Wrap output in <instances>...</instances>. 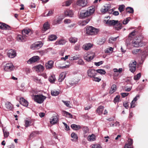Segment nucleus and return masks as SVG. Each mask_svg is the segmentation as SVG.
Here are the masks:
<instances>
[{
    "label": "nucleus",
    "mask_w": 148,
    "mask_h": 148,
    "mask_svg": "<svg viewBox=\"0 0 148 148\" xmlns=\"http://www.w3.org/2000/svg\"><path fill=\"white\" fill-rule=\"evenodd\" d=\"M82 130L84 134H88V133L89 129L87 127H84Z\"/></svg>",
    "instance_id": "obj_49"
},
{
    "label": "nucleus",
    "mask_w": 148,
    "mask_h": 148,
    "mask_svg": "<svg viewBox=\"0 0 148 148\" xmlns=\"http://www.w3.org/2000/svg\"><path fill=\"white\" fill-rule=\"evenodd\" d=\"M92 47V45L89 43L84 44L82 47V48L85 50H88Z\"/></svg>",
    "instance_id": "obj_24"
},
{
    "label": "nucleus",
    "mask_w": 148,
    "mask_h": 148,
    "mask_svg": "<svg viewBox=\"0 0 148 148\" xmlns=\"http://www.w3.org/2000/svg\"><path fill=\"white\" fill-rule=\"evenodd\" d=\"M113 48L112 47H109L108 48H106L104 50V52L106 53H112L113 51Z\"/></svg>",
    "instance_id": "obj_34"
},
{
    "label": "nucleus",
    "mask_w": 148,
    "mask_h": 148,
    "mask_svg": "<svg viewBox=\"0 0 148 148\" xmlns=\"http://www.w3.org/2000/svg\"><path fill=\"white\" fill-rule=\"evenodd\" d=\"M103 61H100L98 62H95L94 64L97 66H99L103 63Z\"/></svg>",
    "instance_id": "obj_59"
},
{
    "label": "nucleus",
    "mask_w": 148,
    "mask_h": 148,
    "mask_svg": "<svg viewBox=\"0 0 148 148\" xmlns=\"http://www.w3.org/2000/svg\"><path fill=\"white\" fill-rule=\"evenodd\" d=\"M72 1L71 0H68L64 3H63V6H69L72 3Z\"/></svg>",
    "instance_id": "obj_38"
},
{
    "label": "nucleus",
    "mask_w": 148,
    "mask_h": 148,
    "mask_svg": "<svg viewBox=\"0 0 148 148\" xmlns=\"http://www.w3.org/2000/svg\"><path fill=\"white\" fill-rule=\"evenodd\" d=\"M42 46L41 42H38L33 44L31 47V48L33 50L38 49L41 48Z\"/></svg>",
    "instance_id": "obj_11"
},
{
    "label": "nucleus",
    "mask_w": 148,
    "mask_h": 148,
    "mask_svg": "<svg viewBox=\"0 0 148 148\" xmlns=\"http://www.w3.org/2000/svg\"><path fill=\"white\" fill-rule=\"evenodd\" d=\"M53 62L52 60H50L45 64V68L47 69H52L53 66Z\"/></svg>",
    "instance_id": "obj_15"
},
{
    "label": "nucleus",
    "mask_w": 148,
    "mask_h": 148,
    "mask_svg": "<svg viewBox=\"0 0 148 148\" xmlns=\"http://www.w3.org/2000/svg\"><path fill=\"white\" fill-rule=\"evenodd\" d=\"M50 120V123L52 125H54L58 122V118L57 116H54L51 118Z\"/></svg>",
    "instance_id": "obj_17"
},
{
    "label": "nucleus",
    "mask_w": 148,
    "mask_h": 148,
    "mask_svg": "<svg viewBox=\"0 0 148 148\" xmlns=\"http://www.w3.org/2000/svg\"><path fill=\"white\" fill-rule=\"evenodd\" d=\"M126 10L127 12L129 13H133L134 12V10L132 8L128 7L126 8Z\"/></svg>",
    "instance_id": "obj_48"
},
{
    "label": "nucleus",
    "mask_w": 148,
    "mask_h": 148,
    "mask_svg": "<svg viewBox=\"0 0 148 148\" xmlns=\"http://www.w3.org/2000/svg\"><path fill=\"white\" fill-rule=\"evenodd\" d=\"M77 64L79 65H83L84 64V62L82 59H79L77 61Z\"/></svg>",
    "instance_id": "obj_61"
},
{
    "label": "nucleus",
    "mask_w": 148,
    "mask_h": 148,
    "mask_svg": "<svg viewBox=\"0 0 148 148\" xmlns=\"http://www.w3.org/2000/svg\"><path fill=\"white\" fill-rule=\"evenodd\" d=\"M62 114L64 116L67 117L68 115V112L65 111H63L62 112Z\"/></svg>",
    "instance_id": "obj_62"
},
{
    "label": "nucleus",
    "mask_w": 148,
    "mask_h": 148,
    "mask_svg": "<svg viewBox=\"0 0 148 148\" xmlns=\"http://www.w3.org/2000/svg\"><path fill=\"white\" fill-rule=\"evenodd\" d=\"M94 9L93 8L90 9L89 10H83L81 11L80 16V18H84L92 14L94 12Z\"/></svg>",
    "instance_id": "obj_2"
},
{
    "label": "nucleus",
    "mask_w": 148,
    "mask_h": 148,
    "mask_svg": "<svg viewBox=\"0 0 148 148\" xmlns=\"http://www.w3.org/2000/svg\"><path fill=\"white\" fill-rule=\"evenodd\" d=\"M136 62L134 61L132 63L129 64V67L130 71L132 73H134L136 70Z\"/></svg>",
    "instance_id": "obj_13"
},
{
    "label": "nucleus",
    "mask_w": 148,
    "mask_h": 148,
    "mask_svg": "<svg viewBox=\"0 0 148 148\" xmlns=\"http://www.w3.org/2000/svg\"><path fill=\"white\" fill-rule=\"evenodd\" d=\"M40 59V57L38 56H34L29 59L27 61L28 64H30L37 62Z\"/></svg>",
    "instance_id": "obj_12"
},
{
    "label": "nucleus",
    "mask_w": 148,
    "mask_h": 148,
    "mask_svg": "<svg viewBox=\"0 0 148 148\" xmlns=\"http://www.w3.org/2000/svg\"><path fill=\"white\" fill-rule=\"evenodd\" d=\"M79 55H76L75 56H74L73 57H71L70 58V60H77L79 58Z\"/></svg>",
    "instance_id": "obj_44"
},
{
    "label": "nucleus",
    "mask_w": 148,
    "mask_h": 148,
    "mask_svg": "<svg viewBox=\"0 0 148 148\" xmlns=\"http://www.w3.org/2000/svg\"><path fill=\"white\" fill-rule=\"evenodd\" d=\"M99 30L92 26H90L87 27L86 33L88 35H95L96 34L99 32Z\"/></svg>",
    "instance_id": "obj_3"
},
{
    "label": "nucleus",
    "mask_w": 148,
    "mask_h": 148,
    "mask_svg": "<svg viewBox=\"0 0 148 148\" xmlns=\"http://www.w3.org/2000/svg\"><path fill=\"white\" fill-rule=\"evenodd\" d=\"M49 28V26L48 23H45L43 26V30L45 31L48 29Z\"/></svg>",
    "instance_id": "obj_39"
},
{
    "label": "nucleus",
    "mask_w": 148,
    "mask_h": 148,
    "mask_svg": "<svg viewBox=\"0 0 148 148\" xmlns=\"http://www.w3.org/2000/svg\"><path fill=\"white\" fill-rule=\"evenodd\" d=\"M96 71L97 72V73H99L101 75H104L106 73L105 71L104 70L102 69H97L96 70Z\"/></svg>",
    "instance_id": "obj_47"
},
{
    "label": "nucleus",
    "mask_w": 148,
    "mask_h": 148,
    "mask_svg": "<svg viewBox=\"0 0 148 148\" xmlns=\"http://www.w3.org/2000/svg\"><path fill=\"white\" fill-rule=\"evenodd\" d=\"M71 138L76 139V140H77L78 139V137L77 134L74 133H72L71 134Z\"/></svg>",
    "instance_id": "obj_52"
},
{
    "label": "nucleus",
    "mask_w": 148,
    "mask_h": 148,
    "mask_svg": "<svg viewBox=\"0 0 148 148\" xmlns=\"http://www.w3.org/2000/svg\"><path fill=\"white\" fill-rule=\"evenodd\" d=\"M5 107L7 110H10L12 108V105L10 103L7 102L5 104Z\"/></svg>",
    "instance_id": "obj_28"
},
{
    "label": "nucleus",
    "mask_w": 148,
    "mask_h": 148,
    "mask_svg": "<svg viewBox=\"0 0 148 148\" xmlns=\"http://www.w3.org/2000/svg\"><path fill=\"white\" fill-rule=\"evenodd\" d=\"M64 15L65 16H68L70 17H72L73 15V12L72 11L67 10L64 12Z\"/></svg>",
    "instance_id": "obj_20"
},
{
    "label": "nucleus",
    "mask_w": 148,
    "mask_h": 148,
    "mask_svg": "<svg viewBox=\"0 0 148 148\" xmlns=\"http://www.w3.org/2000/svg\"><path fill=\"white\" fill-rule=\"evenodd\" d=\"M136 106L135 102L133 100L131 102L130 108H134Z\"/></svg>",
    "instance_id": "obj_60"
},
{
    "label": "nucleus",
    "mask_w": 148,
    "mask_h": 148,
    "mask_svg": "<svg viewBox=\"0 0 148 148\" xmlns=\"http://www.w3.org/2000/svg\"><path fill=\"white\" fill-rule=\"evenodd\" d=\"M92 79L94 81L97 82H99L101 80V79L98 77H96L95 76L92 77Z\"/></svg>",
    "instance_id": "obj_51"
},
{
    "label": "nucleus",
    "mask_w": 148,
    "mask_h": 148,
    "mask_svg": "<svg viewBox=\"0 0 148 148\" xmlns=\"http://www.w3.org/2000/svg\"><path fill=\"white\" fill-rule=\"evenodd\" d=\"M66 42V40L62 38L56 41L55 42V44L56 45H64Z\"/></svg>",
    "instance_id": "obj_18"
},
{
    "label": "nucleus",
    "mask_w": 148,
    "mask_h": 148,
    "mask_svg": "<svg viewBox=\"0 0 148 148\" xmlns=\"http://www.w3.org/2000/svg\"><path fill=\"white\" fill-rule=\"evenodd\" d=\"M57 38V36L55 35H51L49 36L48 39L50 41H53Z\"/></svg>",
    "instance_id": "obj_32"
},
{
    "label": "nucleus",
    "mask_w": 148,
    "mask_h": 148,
    "mask_svg": "<svg viewBox=\"0 0 148 148\" xmlns=\"http://www.w3.org/2000/svg\"><path fill=\"white\" fill-rule=\"evenodd\" d=\"M95 55L94 53H92L90 55L88 54L87 56H85L84 59L88 61H90L92 60L94 58Z\"/></svg>",
    "instance_id": "obj_19"
},
{
    "label": "nucleus",
    "mask_w": 148,
    "mask_h": 148,
    "mask_svg": "<svg viewBox=\"0 0 148 148\" xmlns=\"http://www.w3.org/2000/svg\"><path fill=\"white\" fill-rule=\"evenodd\" d=\"M32 79L34 82L39 84H41L40 79H39L38 77L34 76H32Z\"/></svg>",
    "instance_id": "obj_31"
},
{
    "label": "nucleus",
    "mask_w": 148,
    "mask_h": 148,
    "mask_svg": "<svg viewBox=\"0 0 148 148\" xmlns=\"http://www.w3.org/2000/svg\"><path fill=\"white\" fill-rule=\"evenodd\" d=\"M3 132L4 136V137L5 138L8 137L9 135V132L4 129H3Z\"/></svg>",
    "instance_id": "obj_43"
},
{
    "label": "nucleus",
    "mask_w": 148,
    "mask_h": 148,
    "mask_svg": "<svg viewBox=\"0 0 148 148\" xmlns=\"http://www.w3.org/2000/svg\"><path fill=\"white\" fill-rule=\"evenodd\" d=\"M20 102L22 105L27 107L28 105V102L23 98L20 99Z\"/></svg>",
    "instance_id": "obj_21"
},
{
    "label": "nucleus",
    "mask_w": 148,
    "mask_h": 148,
    "mask_svg": "<svg viewBox=\"0 0 148 148\" xmlns=\"http://www.w3.org/2000/svg\"><path fill=\"white\" fill-rule=\"evenodd\" d=\"M7 55L8 57L10 58H13L16 56V51L12 49L9 50L7 52Z\"/></svg>",
    "instance_id": "obj_10"
},
{
    "label": "nucleus",
    "mask_w": 148,
    "mask_h": 148,
    "mask_svg": "<svg viewBox=\"0 0 148 148\" xmlns=\"http://www.w3.org/2000/svg\"><path fill=\"white\" fill-rule=\"evenodd\" d=\"M0 29L3 30H9L10 29V27L4 23H0Z\"/></svg>",
    "instance_id": "obj_16"
},
{
    "label": "nucleus",
    "mask_w": 148,
    "mask_h": 148,
    "mask_svg": "<svg viewBox=\"0 0 148 148\" xmlns=\"http://www.w3.org/2000/svg\"><path fill=\"white\" fill-rule=\"evenodd\" d=\"M49 81L51 83H53L55 81L56 78L54 75H51L49 79Z\"/></svg>",
    "instance_id": "obj_41"
},
{
    "label": "nucleus",
    "mask_w": 148,
    "mask_h": 148,
    "mask_svg": "<svg viewBox=\"0 0 148 148\" xmlns=\"http://www.w3.org/2000/svg\"><path fill=\"white\" fill-rule=\"evenodd\" d=\"M66 76L65 72L62 73L59 75L58 81L59 82H62L65 78Z\"/></svg>",
    "instance_id": "obj_25"
},
{
    "label": "nucleus",
    "mask_w": 148,
    "mask_h": 148,
    "mask_svg": "<svg viewBox=\"0 0 148 148\" xmlns=\"http://www.w3.org/2000/svg\"><path fill=\"white\" fill-rule=\"evenodd\" d=\"M113 70L114 72H118L119 73H120L122 71V69L121 68H120L119 69H118L116 68H115Z\"/></svg>",
    "instance_id": "obj_54"
},
{
    "label": "nucleus",
    "mask_w": 148,
    "mask_h": 148,
    "mask_svg": "<svg viewBox=\"0 0 148 148\" xmlns=\"http://www.w3.org/2000/svg\"><path fill=\"white\" fill-rule=\"evenodd\" d=\"M53 13V11L52 10H51L49 11L46 15H44L43 16H50L52 15Z\"/></svg>",
    "instance_id": "obj_57"
},
{
    "label": "nucleus",
    "mask_w": 148,
    "mask_h": 148,
    "mask_svg": "<svg viewBox=\"0 0 148 148\" xmlns=\"http://www.w3.org/2000/svg\"><path fill=\"white\" fill-rule=\"evenodd\" d=\"M71 127L74 130H77L80 128V126L76 124H73L71 125Z\"/></svg>",
    "instance_id": "obj_33"
},
{
    "label": "nucleus",
    "mask_w": 148,
    "mask_h": 148,
    "mask_svg": "<svg viewBox=\"0 0 148 148\" xmlns=\"http://www.w3.org/2000/svg\"><path fill=\"white\" fill-rule=\"evenodd\" d=\"M141 77V73H139L136 75L134 76V79L135 80H137L139 79Z\"/></svg>",
    "instance_id": "obj_50"
},
{
    "label": "nucleus",
    "mask_w": 148,
    "mask_h": 148,
    "mask_svg": "<svg viewBox=\"0 0 148 148\" xmlns=\"http://www.w3.org/2000/svg\"><path fill=\"white\" fill-rule=\"evenodd\" d=\"M125 7V6L124 5H119L118 10L120 12H121L124 10Z\"/></svg>",
    "instance_id": "obj_42"
},
{
    "label": "nucleus",
    "mask_w": 148,
    "mask_h": 148,
    "mask_svg": "<svg viewBox=\"0 0 148 148\" xmlns=\"http://www.w3.org/2000/svg\"><path fill=\"white\" fill-rule=\"evenodd\" d=\"M116 85L115 84H113L112 86L109 91L110 93L112 94L116 91Z\"/></svg>",
    "instance_id": "obj_29"
},
{
    "label": "nucleus",
    "mask_w": 148,
    "mask_h": 148,
    "mask_svg": "<svg viewBox=\"0 0 148 148\" xmlns=\"http://www.w3.org/2000/svg\"><path fill=\"white\" fill-rule=\"evenodd\" d=\"M46 98L45 96L42 95H33V98L34 101L39 104L42 103Z\"/></svg>",
    "instance_id": "obj_4"
},
{
    "label": "nucleus",
    "mask_w": 148,
    "mask_h": 148,
    "mask_svg": "<svg viewBox=\"0 0 148 148\" xmlns=\"http://www.w3.org/2000/svg\"><path fill=\"white\" fill-rule=\"evenodd\" d=\"M14 67L12 63H8L4 66V69L6 71H13Z\"/></svg>",
    "instance_id": "obj_7"
},
{
    "label": "nucleus",
    "mask_w": 148,
    "mask_h": 148,
    "mask_svg": "<svg viewBox=\"0 0 148 148\" xmlns=\"http://www.w3.org/2000/svg\"><path fill=\"white\" fill-rule=\"evenodd\" d=\"M130 19V17H128L126 18V19H125L123 21V24H127Z\"/></svg>",
    "instance_id": "obj_53"
},
{
    "label": "nucleus",
    "mask_w": 148,
    "mask_h": 148,
    "mask_svg": "<svg viewBox=\"0 0 148 148\" xmlns=\"http://www.w3.org/2000/svg\"><path fill=\"white\" fill-rule=\"evenodd\" d=\"M92 148H102V147L99 145L95 144L92 146Z\"/></svg>",
    "instance_id": "obj_58"
},
{
    "label": "nucleus",
    "mask_w": 148,
    "mask_h": 148,
    "mask_svg": "<svg viewBox=\"0 0 148 148\" xmlns=\"http://www.w3.org/2000/svg\"><path fill=\"white\" fill-rule=\"evenodd\" d=\"M104 23L108 25H116L118 22V21L114 20H104Z\"/></svg>",
    "instance_id": "obj_9"
},
{
    "label": "nucleus",
    "mask_w": 148,
    "mask_h": 148,
    "mask_svg": "<svg viewBox=\"0 0 148 148\" xmlns=\"http://www.w3.org/2000/svg\"><path fill=\"white\" fill-rule=\"evenodd\" d=\"M51 93L52 95L56 96L59 94V92L58 91L54 90L51 91Z\"/></svg>",
    "instance_id": "obj_46"
},
{
    "label": "nucleus",
    "mask_w": 148,
    "mask_h": 148,
    "mask_svg": "<svg viewBox=\"0 0 148 148\" xmlns=\"http://www.w3.org/2000/svg\"><path fill=\"white\" fill-rule=\"evenodd\" d=\"M87 73L88 76L92 78L96 76L97 74V72L94 69H89L88 70Z\"/></svg>",
    "instance_id": "obj_8"
},
{
    "label": "nucleus",
    "mask_w": 148,
    "mask_h": 148,
    "mask_svg": "<svg viewBox=\"0 0 148 148\" xmlns=\"http://www.w3.org/2000/svg\"><path fill=\"white\" fill-rule=\"evenodd\" d=\"M133 142V140L132 139H128V143L125 144L124 148H133L132 147Z\"/></svg>",
    "instance_id": "obj_23"
},
{
    "label": "nucleus",
    "mask_w": 148,
    "mask_h": 148,
    "mask_svg": "<svg viewBox=\"0 0 148 148\" xmlns=\"http://www.w3.org/2000/svg\"><path fill=\"white\" fill-rule=\"evenodd\" d=\"M63 124L64 125V126L65 127V130H69V127L67 125V124L64 122H63Z\"/></svg>",
    "instance_id": "obj_63"
},
{
    "label": "nucleus",
    "mask_w": 148,
    "mask_h": 148,
    "mask_svg": "<svg viewBox=\"0 0 148 148\" xmlns=\"http://www.w3.org/2000/svg\"><path fill=\"white\" fill-rule=\"evenodd\" d=\"M62 19L60 18H58L57 20H55L53 21V23L54 25H57L61 23Z\"/></svg>",
    "instance_id": "obj_45"
},
{
    "label": "nucleus",
    "mask_w": 148,
    "mask_h": 148,
    "mask_svg": "<svg viewBox=\"0 0 148 148\" xmlns=\"http://www.w3.org/2000/svg\"><path fill=\"white\" fill-rule=\"evenodd\" d=\"M69 40L71 43L75 44L77 42V40L76 38L71 37L69 38Z\"/></svg>",
    "instance_id": "obj_37"
},
{
    "label": "nucleus",
    "mask_w": 148,
    "mask_h": 148,
    "mask_svg": "<svg viewBox=\"0 0 148 148\" xmlns=\"http://www.w3.org/2000/svg\"><path fill=\"white\" fill-rule=\"evenodd\" d=\"M32 32L29 29H25L22 32V35H18L17 37V40L20 42H24L26 41L27 38L32 34Z\"/></svg>",
    "instance_id": "obj_1"
},
{
    "label": "nucleus",
    "mask_w": 148,
    "mask_h": 148,
    "mask_svg": "<svg viewBox=\"0 0 148 148\" xmlns=\"http://www.w3.org/2000/svg\"><path fill=\"white\" fill-rule=\"evenodd\" d=\"M103 109L104 107L103 106H100L97 109V112L99 115L102 114L103 113Z\"/></svg>",
    "instance_id": "obj_27"
},
{
    "label": "nucleus",
    "mask_w": 148,
    "mask_h": 148,
    "mask_svg": "<svg viewBox=\"0 0 148 148\" xmlns=\"http://www.w3.org/2000/svg\"><path fill=\"white\" fill-rule=\"evenodd\" d=\"M120 97V96L117 95L115 97L114 101V102L115 103H116V102L119 101Z\"/></svg>",
    "instance_id": "obj_56"
},
{
    "label": "nucleus",
    "mask_w": 148,
    "mask_h": 148,
    "mask_svg": "<svg viewBox=\"0 0 148 148\" xmlns=\"http://www.w3.org/2000/svg\"><path fill=\"white\" fill-rule=\"evenodd\" d=\"M87 3V0H78L76 3L77 5L82 7H85Z\"/></svg>",
    "instance_id": "obj_14"
},
{
    "label": "nucleus",
    "mask_w": 148,
    "mask_h": 148,
    "mask_svg": "<svg viewBox=\"0 0 148 148\" xmlns=\"http://www.w3.org/2000/svg\"><path fill=\"white\" fill-rule=\"evenodd\" d=\"M36 71L40 72H42L45 69V67L41 64H39L36 66Z\"/></svg>",
    "instance_id": "obj_22"
},
{
    "label": "nucleus",
    "mask_w": 148,
    "mask_h": 148,
    "mask_svg": "<svg viewBox=\"0 0 148 148\" xmlns=\"http://www.w3.org/2000/svg\"><path fill=\"white\" fill-rule=\"evenodd\" d=\"M121 95L123 97H125L128 95L129 93L127 92L122 93H121Z\"/></svg>",
    "instance_id": "obj_64"
},
{
    "label": "nucleus",
    "mask_w": 148,
    "mask_h": 148,
    "mask_svg": "<svg viewBox=\"0 0 148 148\" xmlns=\"http://www.w3.org/2000/svg\"><path fill=\"white\" fill-rule=\"evenodd\" d=\"M62 101L64 103V104L67 107L69 108H71V106H70V101L62 100Z\"/></svg>",
    "instance_id": "obj_40"
},
{
    "label": "nucleus",
    "mask_w": 148,
    "mask_h": 148,
    "mask_svg": "<svg viewBox=\"0 0 148 148\" xmlns=\"http://www.w3.org/2000/svg\"><path fill=\"white\" fill-rule=\"evenodd\" d=\"M101 12L103 14L107 12H108L109 13H112L113 10L110 9V6H104L102 8L101 10Z\"/></svg>",
    "instance_id": "obj_6"
},
{
    "label": "nucleus",
    "mask_w": 148,
    "mask_h": 148,
    "mask_svg": "<svg viewBox=\"0 0 148 148\" xmlns=\"http://www.w3.org/2000/svg\"><path fill=\"white\" fill-rule=\"evenodd\" d=\"M95 140V136L93 134H92L91 135H90L88 136V141H92Z\"/></svg>",
    "instance_id": "obj_30"
},
{
    "label": "nucleus",
    "mask_w": 148,
    "mask_h": 148,
    "mask_svg": "<svg viewBox=\"0 0 148 148\" xmlns=\"http://www.w3.org/2000/svg\"><path fill=\"white\" fill-rule=\"evenodd\" d=\"M132 42L133 45L135 47H142L143 45V42L139 37H135Z\"/></svg>",
    "instance_id": "obj_5"
},
{
    "label": "nucleus",
    "mask_w": 148,
    "mask_h": 148,
    "mask_svg": "<svg viewBox=\"0 0 148 148\" xmlns=\"http://www.w3.org/2000/svg\"><path fill=\"white\" fill-rule=\"evenodd\" d=\"M119 37V36H117L116 37H110L109 40V41L110 43H113L117 40V38Z\"/></svg>",
    "instance_id": "obj_36"
},
{
    "label": "nucleus",
    "mask_w": 148,
    "mask_h": 148,
    "mask_svg": "<svg viewBox=\"0 0 148 148\" xmlns=\"http://www.w3.org/2000/svg\"><path fill=\"white\" fill-rule=\"evenodd\" d=\"M25 126L26 127H27L29 126L31 124V122L28 120H25Z\"/></svg>",
    "instance_id": "obj_55"
},
{
    "label": "nucleus",
    "mask_w": 148,
    "mask_h": 148,
    "mask_svg": "<svg viewBox=\"0 0 148 148\" xmlns=\"http://www.w3.org/2000/svg\"><path fill=\"white\" fill-rule=\"evenodd\" d=\"M115 25V28L117 30H119L122 28V24L118 21L117 24Z\"/></svg>",
    "instance_id": "obj_35"
},
{
    "label": "nucleus",
    "mask_w": 148,
    "mask_h": 148,
    "mask_svg": "<svg viewBox=\"0 0 148 148\" xmlns=\"http://www.w3.org/2000/svg\"><path fill=\"white\" fill-rule=\"evenodd\" d=\"M90 21V19H88L86 20H82L79 22V24L81 26H84L86 25Z\"/></svg>",
    "instance_id": "obj_26"
}]
</instances>
